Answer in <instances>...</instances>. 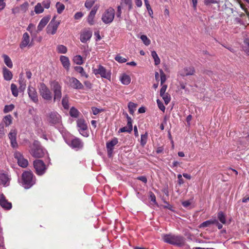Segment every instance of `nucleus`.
<instances>
[{
  "mask_svg": "<svg viewBox=\"0 0 249 249\" xmlns=\"http://www.w3.org/2000/svg\"><path fill=\"white\" fill-rule=\"evenodd\" d=\"M35 183L34 175L31 171H25L22 175V185L25 189H29Z\"/></svg>",
  "mask_w": 249,
  "mask_h": 249,
  "instance_id": "obj_2",
  "label": "nucleus"
},
{
  "mask_svg": "<svg viewBox=\"0 0 249 249\" xmlns=\"http://www.w3.org/2000/svg\"><path fill=\"white\" fill-rule=\"evenodd\" d=\"M77 125L80 133L82 136L87 137L89 133L87 131L88 126L86 121L83 119H79L77 121Z\"/></svg>",
  "mask_w": 249,
  "mask_h": 249,
  "instance_id": "obj_9",
  "label": "nucleus"
},
{
  "mask_svg": "<svg viewBox=\"0 0 249 249\" xmlns=\"http://www.w3.org/2000/svg\"><path fill=\"white\" fill-rule=\"evenodd\" d=\"M79 112L74 107L70 109V114L72 117L77 118L79 115Z\"/></svg>",
  "mask_w": 249,
  "mask_h": 249,
  "instance_id": "obj_35",
  "label": "nucleus"
},
{
  "mask_svg": "<svg viewBox=\"0 0 249 249\" xmlns=\"http://www.w3.org/2000/svg\"><path fill=\"white\" fill-rule=\"evenodd\" d=\"M56 7L57 13L58 14H61L65 9V5L59 2H57L56 3Z\"/></svg>",
  "mask_w": 249,
  "mask_h": 249,
  "instance_id": "obj_39",
  "label": "nucleus"
},
{
  "mask_svg": "<svg viewBox=\"0 0 249 249\" xmlns=\"http://www.w3.org/2000/svg\"><path fill=\"white\" fill-rule=\"evenodd\" d=\"M2 74L4 80L6 81H10L13 78V74L12 72L5 67H4L2 68Z\"/></svg>",
  "mask_w": 249,
  "mask_h": 249,
  "instance_id": "obj_26",
  "label": "nucleus"
},
{
  "mask_svg": "<svg viewBox=\"0 0 249 249\" xmlns=\"http://www.w3.org/2000/svg\"><path fill=\"white\" fill-rule=\"evenodd\" d=\"M125 4L128 6L129 10L132 8L131 0H121V5L124 6Z\"/></svg>",
  "mask_w": 249,
  "mask_h": 249,
  "instance_id": "obj_43",
  "label": "nucleus"
},
{
  "mask_svg": "<svg viewBox=\"0 0 249 249\" xmlns=\"http://www.w3.org/2000/svg\"><path fill=\"white\" fill-rule=\"evenodd\" d=\"M140 38L146 46H148L151 43L150 40L145 35H142Z\"/></svg>",
  "mask_w": 249,
  "mask_h": 249,
  "instance_id": "obj_42",
  "label": "nucleus"
},
{
  "mask_svg": "<svg viewBox=\"0 0 249 249\" xmlns=\"http://www.w3.org/2000/svg\"><path fill=\"white\" fill-rule=\"evenodd\" d=\"M69 83L70 86L74 89H80L83 88V86L82 83L74 77L70 78Z\"/></svg>",
  "mask_w": 249,
  "mask_h": 249,
  "instance_id": "obj_17",
  "label": "nucleus"
},
{
  "mask_svg": "<svg viewBox=\"0 0 249 249\" xmlns=\"http://www.w3.org/2000/svg\"><path fill=\"white\" fill-rule=\"evenodd\" d=\"M127 126L128 128H130L131 130H132V119L131 118L128 116V115H127Z\"/></svg>",
  "mask_w": 249,
  "mask_h": 249,
  "instance_id": "obj_55",
  "label": "nucleus"
},
{
  "mask_svg": "<svg viewBox=\"0 0 249 249\" xmlns=\"http://www.w3.org/2000/svg\"><path fill=\"white\" fill-rule=\"evenodd\" d=\"M166 79V75L162 71H160V85H162Z\"/></svg>",
  "mask_w": 249,
  "mask_h": 249,
  "instance_id": "obj_51",
  "label": "nucleus"
},
{
  "mask_svg": "<svg viewBox=\"0 0 249 249\" xmlns=\"http://www.w3.org/2000/svg\"><path fill=\"white\" fill-rule=\"evenodd\" d=\"M162 237L165 242L170 244L180 246L184 244V239L180 236L168 234L163 235Z\"/></svg>",
  "mask_w": 249,
  "mask_h": 249,
  "instance_id": "obj_1",
  "label": "nucleus"
},
{
  "mask_svg": "<svg viewBox=\"0 0 249 249\" xmlns=\"http://www.w3.org/2000/svg\"><path fill=\"white\" fill-rule=\"evenodd\" d=\"M55 17H54L49 23L47 27V33L54 35L56 33L57 28L60 24V21L55 20Z\"/></svg>",
  "mask_w": 249,
  "mask_h": 249,
  "instance_id": "obj_10",
  "label": "nucleus"
},
{
  "mask_svg": "<svg viewBox=\"0 0 249 249\" xmlns=\"http://www.w3.org/2000/svg\"><path fill=\"white\" fill-rule=\"evenodd\" d=\"M178 183L179 185H181L184 183V180L182 178V175L181 174H178Z\"/></svg>",
  "mask_w": 249,
  "mask_h": 249,
  "instance_id": "obj_62",
  "label": "nucleus"
},
{
  "mask_svg": "<svg viewBox=\"0 0 249 249\" xmlns=\"http://www.w3.org/2000/svg\"><path fill=\"white\" fill-rule=\"evenodd\" d=\"M19 84L20 85L19 88V89L21 91H24L26 87V82L25 81L24 79L21 77H20L19 79Z\"/></svg>",
  "mask_w": 249,
  "mask_h": 249,
  "instance_id": "obj_41",
  "label": "nucleus"
},
{
  "mask_svg": "<svg viewBox=\"0 0 249 249\" xmlns=\"http://www.w3.org/2000/svg\"><path fill=\"white\" fill-rule=\"evenodd\" d=\"M30 42V36L27 33H24L23 35L22 41L20 44L21 48H24L29 45Z\"/></svg>",
  "mask_w": 249,
  "mask_h": 249,
  "instance_id": "obj_22",
  "label": "nucleus"
},
{
  "mask_svg": "<svg viewBox=\"0 0 249 249\" xmlns=\"http://www.w3.org/2000/svg\"><path fill=\"white\" fill-rule=\"evenodd\" d=\"M148 138V133L147 132H145V134L141 135V144L143 146L145 145L147 142Z\"/></svg>",
  "mask_w": 249,
  "mask_h": 249,
  "instance_id": "obj_36",
  "label": "nucleus"
},
{
  "mask_svg": "<svg viewBox=\"0 0 249 249\" xmlns=\"http://www.w3.org/2000/svg\"><path fill=\"white\" fill-rule=\"evenodd\" d=\"M122 83L124 85H127L131 81L130 76L126 74H123L120 77Z\"/></svg>",
  "mask_w": 249,
  "mask_h": 249,
  "instance_id": "obj_27",
  "label": "nucleus"
},
{
  "mask_svg": "<svg viewBox=\"0 0 249 249\" xmlns=\"http://www.w3.org/2000/svg\"><path fill=\"white\" fill-rule=\"evenodd\" d=\"M92 35V32L89 30H85L81 34L80 40L83 43H85L90 39Z\"/></svg>",
  "mask_w": 249,
  "mask_h": 249,
  "instance_id": "obj_18",
  "label": "nucleus"
},
{
  "mask_svg": "<svg viewBox=\"0 0 249 249\" xmlns=\"http://www.w3.org/2000/svg\"><path fill=\"white\" fill-rule=\"evenodd\" d=\"M17 130L12 128L10 130L8 136L10 141L11 145L13 148H17L18 144L17 142Z\"/></svg>",
  "mask_w": 249,
  "mask_h": 249,
  "instance_id": "obj_13",
  "label": "nucleus"
},
{
  "mask_svg": "<svg viewBox=\"0 0 249 249\" xmlns=\"http://www.w3.org/2000/svg\"><path fill=\"white\" fill-rule=\"evenodd\" d=\"M167 87V86L166 85H164L162 86V87H161V88L160 90V96H162L163 94L166 93H165V91L166 90Z\"/></svg>",
  "mask_w": 249,
  "mask_h": 249,
  "instance_id": "obj_56",
  "label": "nucleus"
},
{
  "mask_svg": "<svg viewBox=\"0 0 249 249\" xmlns=\"http://www.w3.org/2000/svg\"><path fill=\"white\" fill-rule=\"evenodd\" d=\"M212 224H214V222L213 221L208 220L203 222L201 224L200 227H207Z\"/></svg>",
  "mask_w": 249,
  "mask_h": 249,
  "instance_id": "obj_53",
  "label": "nucleus"
},
{
  "mask_svg": "<svg viewBox=\"0 0 249 249\" xmlns=\"http://www.w3.org/2000/svg\"><path fill=\"white\" fill-rule=\"evenodd\" d=\"M0 205L6 210H9L12 208V203L8 201L3 194H0Z\"/></svg>",
  "mask_w": 249,
  "mask_h": 249,
  "instance_id": "obj_16",
  "label": "nucleus"
},
{
  "mask_svg": "<svg viewBox=\"0 0 249 249\" xmlns=\"http://www.w3.org/2000/svg\"><path fill=\"white\" fill-rule=\"evenodd\" d=\"M49 20L50 18L49 17L43 18L40 21L37 26V32H39L41 31L44 28V27L47 25Z\"/></svg>",
  "mask_w": 249,
  "mask_h": 249,
  "instance_id": "obj_24",
  "label": "nucleus"
},
{
  "mask_svg": "<svg viewBox=\"0 0 249 249\" xmlns=\"http://www.w3.org/2000/svg\"><path fill=\"white\" fill-rule=\"evenodd\" d=\"M75 70L77 72L80 73L82 76H84L86 78L88 77V75L85 72L83 67H80V66L75 67Z\"/></svg>",
  "mask_w": 249,
  "mask_h": 249,
  "instance_id": "obj_34",
  "label": "nucleus"
},
{
  "mask_svg": "<svg viewBox=\"0 0 249 249\" xmlns=\"http://www.w3.org/2000/svg\"><path fill=\"white\" fill-rule=\"evenodd\" d=\"M46 119L52 125L59 124L61 123V117L56 111H51L47 113Z\"/></svg>",
  "mask_w": 249,
  "mask_h": 249,
  "instance_id": "obj_5",
  "label": "nucleus"
},
{
  "mask_svg": "<svg viewBox=\"0 0 249 249\" xmlns=\"http://www.w3.org/2000/svg\"><path fill=\"white\" fill-rule=\"evenodd\" d=\"M83 16V14L82 12H77L74 15V18L75 19H79Z\"/></svg>",
  "mask_w": 249,
  "mask_h": 249,
  "instance_id": "obj_63",
  "label": "nucleus"
},
{
  "mask_svg": "<svg viewBox=\"0 0 249 249\" xmlns=\"http://www.w3.org/2000/svg\"><path fill=\"white\" fill-rule=\"evenodd\" d=\"M34 166L37 175H42L45 173L46 168L43 161L39 160H35Z\"/></svg>",
  "mask_w": 249,
  "mask_h": 249,
  "instance_id": "obj_11",
  "label": "nucleus"
},
{
  "mask_svg": "<svg viewBox=\"0 0 249 249\" xmlns=\"http://www.w3.org/2000/svg\"><path fill=\"white\" fill-rule=\"evenodd\" d=\"M115 59L116 61L121 63H124L127 61L126 58H124L119 55H116L115 57Z\"/></svg>",
  "mask_w": 249,
  "mask_h": 249,
  "instance_id": "obj_50",
  "label": "nucleus"
},
{
  "mask_svg": "<svg viewBox=\"0 0 249 249\" xmlns=\"http://www.w3.org/2000/svg\"><path fill=\"white\" fill-rule=\"evenodd\" d=\"M195 72V70L193 66L185 67L179 71V74L182 76L192 75Z\"/></svg>",
  "mask_w": 249,
  "mask_h": 249,
  "instance_id": "obj_19",
  "label": "nucleus"
},
{
  "mask_svg": "<svg viewBox=\"0 0 249 249\" xmlns=\"http://www.w3.org/2000/svg\"><path fill=\"white\" fill-rule=\"evenodd\" d=\"M118 139L116 138H114L111 141L107 142L106 144L107 148L108 153L111 154L113 151V147L118 143Z\"/></svg>",
  "mask_w": 249,
  "mask_h": 249,
  "instance_id": "obj_23",
  "label": "nucleus"
},
{
  "mask_svg": "<svg viewBox=\"0 0 249 249\" xmlns=\"http://www.w3.org/2000/svg\"><path fill=\"white\" fill-rule=\"evenodd\" d=\"M5 134V129L3 125H0V138H1Z\"/></svg>",
  "mask_w": 249,
  "mask_h": 249,
  "instance_id": "obj_61",
  "label": "nucleus"
},
{
  "mask_svg": "<svg viewBox=\"0 0 249 249\" xmlns=\"http://www.w3.org/2000/svg\"><path fill=\"white\" fill-rule=\"evenodd\" d=\"M67 47L63 45H58L56 47V51L59 53L65 54L67 52Z\"/></svg>",
  "mask_w": 249,
  "mask_h": 249,
  "instance_id": "obj_32",
  "label": "nucleus"
},
{
  "mask_svg": "<svg viewBox=\"0 0 249 249\" xmlns=\"http://www.w3.org/2000/svg\"><path fill=\"white\" fill-rule=\"evenodd\" d=\"M160 96L162 97L166 105H167L170 102L171 100V97L169 94L167 93Z\"/></svg>",
  "mask_w": 249,
  "mask_h": 249,
  "instance_id": "obj_47",
  "label": "nucleus"
},
{
  "mask_svg": "<svg viewBox=\"0 0 249 249\" xmlns=\"http://www.w3.org/2000/svg\"><path fill=\"white\" fill-rule=\"evenodd\" d=\"M29 6V3L27 2H25L20 5L19 7L20 8V11L22 13H25L28 10Z\"/></svg>",
  "mask_w": 249,
  "mask_h": 249,
  "instance_id": "obj_44",
  "label": "nucleus"
},
{
  "mask_svg": "<svg viewBox=\"0 0 249 249\" xmlns=\"http://www.w3.org/2000/svg\"><path fill=\"white\" fill-rule=\"evenodd\" d=\"M145 5L146 6V9L148 12V13H149V15L150 16V17L151 18H153V11H152V9L150 5V4L149 3L148 1H146V0H145Z\"/></svg>",
  "mask_w": 249,
  "mask_h": 249,
  "instance_id": "obj_48",
  "label": "nucleus"
},
{
  "mask_svg": "<svg viewBox=\"0 0 249 249\" xmlns=\"http://www.w3.org/2000/svg\"><path fill=\"white\" fill-rule=\"evenodd\" d=\"M73 62L77 65H81L83 63L82 57L80 55H77L73 58Z\"/></svg>",
  "mask_w": 249,
  "mask_h": 249,
  "instance_id": "obj_37",
  "label": "nucleus"
},
{
  "mask_svg": "<svg viewBox=\"0 0 249 249\" xmlns=\"http://www.w3.org/2000/svg\"><path fill=\"white\" fill-rule=\"evenodd\" d=\"M14 157L17 160L19 166L23 168H25L28 166V160L25 159L20 152L18 151L15 152L14 153Z\"/></svg>",
  "mask_w": 249,
  "mask_h": 249,
  "instance_id": "obj_12",
  "label": "nucleus"
},
{
  "mask_svg": "<svg viewBox=\"0 0 249 249\" xmlns=\"http://www.w3.org/2000/svg\"><path fill=\"white\" fill-rule=\"evenodd\" d=\"M42 5L45 8L48 9L50 6V1L46 0L42 2Z\"/></svg>",
  "mask_w": 249,
  "mask_h": 249,
  "instance_id": "obj_60",
  "label": "nucleus"
},
{
  "mask_svg": "<svg viewBox=\"0 0 249 249\" xmlns=\"http://www.w3.org/2000/svg\"><path fill=\"white\" fill-rule=\"evenodd\" d=\"M52 89L53 92V102L60 101L62 97V87L57 81H53L51 84Z\"/></svg>",
  "mask_w": 249,
  "mask_h": 249,
  "instance_id": "obj_6",
  "label": "nucleus"
},
{
  "mask_svg": "<svg viewBox=\"0 0 249 249\" xmlns=\"http://www.w3.org/2000/svg\"><path fill=\"white\" fill-rule=\"evenodd\" d=\"M151 56L154 60L155 65H158L160 64V60L155 51H152L151 52Z\"/></svg>",
  "mask_w": 249,
  "mask_h": 249,
  "instance_id": "obj_31",
  "label": "nucleus"
},
{
  "mask_svg": "<svg viewBox=\"0 0 249 249\" xmlns=\"http://www.w3.org/2000/svg\"><path fill=\"white\" fill-rule=\"evenodd\" d=\"M60 60L63 67L66 70H69L70 67V62L69 58L66 56L61 55L60 57Z\"/></svg>",
  "mask_w": 249,
  "mask_h": 249,
  "instance_id": "obj_25",
  "label": "nucleus"
},
{
  "mask_svg": "<svg viewBox=\"0 0 249 249\" xmlns=\"http://www.w3.org/2000/svg\"><path fill=\"white\" fill-rule=\"evenodd\" d=\"M93 72L95 75H100L102 78L110 80L111 73L109 71L107 70L102 66L99 65L97 68L93 70Z\"/></svg>",
  "mask_w": 249,
  "mask_h": 249,
  "instance_id": "obj_8",
  "label": "nucleus"
},
{
  "mask_svg": "<svg viewBox=\"0 0 249 249\" xmlns=\"http://www.w3.org/2000/svg\"><path fill=\"white\" fill-rule=\"evenodd\" d=\"M39 92L42 99L48 103L52 101L53 95L50 89L43 83H40L38 86Z\"/></svg>",
  "mask_w": 249,
  "mask_h": 249,
  "instance_id": "obj_3",
  "label": "nucleus"
},
{
  "mask_svg": "<svg viewBox=\"0 0 249 249\" xmlns=\"http://www.w3.org/2000/svg\"><path fill=\"white\" fill-rule=\"evenodd\" d=\"M2 57L3 58L4 63L6 64V65L8 67L12 68L13 67V63L11 58L6 54H3Z\"/></svg>",
  "mask_w": 249,
  "mask_h": 249,
  "instance_id": "obj_28",
  "label": "nucleus"
},
{
  "mask_svg": "<svg viewBox=\"0 0 249 249\" xmlns=\"http://www.w3.org/2000/svg\"><path fill=\"white\" fill-rule=\"evenodd\" d=\"M204 2L205 5H209L212 3H217V0H204Z\"/></svg>",
  "mask_w": 249,
  "mask_h": 249,
  "instance_id": "obj_59",
  "label": "nucleus"
},
{
  "mask_svg": "<svg viewBox=\"0 0 249 249\" xmlns=\"http://www.w3.org/2000/svg\"><path fill=\"white\" fill-rule=\"evenodd\" d=\"M14 108V106L12 104L6 105L4 107L3 111L4 113H7L11 111Z\"/></svg>",
  "mask_w": 249,
  "mask_h": 249,
  "instance_id": "obj_49",
  "label": "nucleus"
},
{
  "mask_svg": "<svg viewBox=\"0 0 249 249\" xmlns=\"http://www.w3.org/2000/svg\"><path fill=\"white\" fill-rule=\"evenodd\" d=\"M191 201L190 200H186L182 202V204L185 208H189L191 205Z\"/></svg>",
  "mask_w": 249,
  "mask_h": 249,
  "instance_id": "obj_57",
  "label": "nucleus"
},
{
  "mask_svg": "<svg viewBox=\"0 0 249 249\" xmlns=\"http://www.w3.org/2000/svg\"><path fill=\"white\" fill-rule=\"evenodd\" d=\"M137 107V105L133 102H130L128 104V107L129 109V113L131 114H133L135 110V108Z\"/></svg>",
  "mask_w": 249,
  "mask_h": 249,
  "instance_id": "obj_38",
  "label": "nucleus"
},
{
  "mask_svg": "<svg viewBox=\"0 0 249 249\" xmlns=\"http://www.w3.org/2000/svg\"><path fill=\"white\" fill-rule=\"evenodd\" d=\"M62 105L63 107L65 109H68L69 108V97L68 95H65L62 100Z\"/></svg>",
  "mask_w": 249,
  "mask_h": 249,
  "instance_id": "obj_29",
  "label": "nucleus"
},
{
  "mask_svg": "<svg viewBox=\"0 0 249 249\" xmlns=\"http://www.w3.org/2000/svg\"><path fill=\"white\" fill-rule=\"evenodd\" d=\"M44 11V8L43 6L40 3H37L35 7V12L36 14H39L43 13Z\"/></svg>",
  "mask_w": 249,
  "mask_h": 249,
  "instance_id": "obj_33",
  "label": "nucleus"
},
{
  "mask_svg": "<svg viewBox=\"0 0 249 249\" xmlns=\"http://www.w3.org/2000/svg\"><path fill=\"white\" fill-rule=\"evenodd\" d=\"M98 8V7L97 5L94 6L88 16L87 20L89 24L90 25H92L94 24V18Z\"/></svg>",
  "mask_w": 249,
  "mask_h": 249,
  "instance_id": "obj_20",
  "label": "nucleus"
},
{
  "mask_svg": "<svg viewBox=\"0 0 249 249\" xmlns=\"http://www.w3.org/2000/svg\"><path fill=\"white\" fill-rule=\"evenodd\" d=\"M11 89L13 96L17 97L18 94V92L17 86L15 84H12L11 85Z\"/></svg>",
  "mask_w": 249,
  "mask_h": 249,
  "instance_id": "obj_40",
  "label": "nucleus"
},
{
  "mask_svg": "<svg viewBox=\"0 0 249 249\" xmlns=\"http://www.w3.org/2000/svg\"><path fill=\"white\" fill-rule=\"evenodd\" d=\"M102 110H100L96 107H92V111L94 115H97Z\"/></svg>",
  "mask_w": 249,
  "mask_h": 249,
  "instance_id": "obj_64",
  "label": "nucleus"
},
{
  "mask_svg": "<svg viewBox=\"0 0 249 249\" xmlns=\"http://www.w3.org/2000/svg\"><path fill=\"white\" fill-rule=\"evenodd\" d=\"M28 94L30 99L35 103L38 102V94L36 88L29 85L27 89Z\"/></svg>",
  "mask_w": 249,
  "mask_h": 249,
  "instance_id": "obj_14",
  "label": "nucleus"
},
{
  "mask_svg": "<svg viewBox=\"0 0 249 249\" xmlns=\"http://www.w3.org/2000/svg\"><path fill=\"white\" fill-rule=\"evenodd\" d=\"M132 130L128 128L127 126L123 127L120 128L119 130V132H128L130 133L132 131Z\"/></svg>",
  "mask_w": 249,
  "mask_h": 249,
  "instance_id": "obj_54",
  "label": "nucleus"
},
{
  "mask_svg": "<svg viewBox=\"0 0 249 249\" xmlns=\"http://www.w3.org/2000/svg\"><path fill=\"white\" fill-rule=\"evenodd\" d=\"M12 12L13 14L16 15L17 14L19 13L21 11H20V8L19 7V6H17V7L13 8L12 9Z\"/></svg>",
  "mask_w": 249,
  "mask_h": 249,
  "instance_id": "obj_58",
  "label": "nucleus"
},
{
  "mask_svg": "<svg viewBox=\"0 0 249 249\" xmlns=\"http://www.w3.org/2000/svg\"><path fill=\"white\" fill-rule=\"evenodd\" d=\"M68 144L72 148L79 149L83 146V143L77 138H74L67 142Z\"/></svg>",
  "mask_w": 249,
  "mask_h": 249,
  "instance_id": "obj_15",
  "label": "nucleus"
},
{
  "mask_svg": "<svg viewBox=\"0 0 249 249\" xmlns=\"http://www.w3.org/2000/svg\"><path fill=\"white\" fill-rule=\"evenodd\" d=\"M115 11L112 8H109L107 9L103 14L102 20L105 24H110L114 18Z\"/></svg>",
  "mask_w": 249,
  "mask_h": 249,
  "instance_id": "obj_7",
  "label": "nucleus"
},
{
  "mask_svg": "<svg viewBox=\"0 0 249 249\" xmlns=\"http://www.w3.org/2000/svg\"><path fill=\"white\" fill-rule=\"evenodd\" d=\"M96 0H87L85 3V7L89 9L94 4Z\"/></svg>",
  "mask_w": 249,
  "mask_h": 249,
  "instance_id": "obj_45",
  "label": "nucleus"
},
{
  "mask_svg": "<svg viewBox=\"0 0 249 249\" xmlns=\"http://www.w3.org/2000/svg\"><path fill=\"white\" fill-rule=\"evenodd\" d=\"M217 216L218 219L222 223L224 224L226 223V217L222 212L218 213Z\"/></svg>",
  "mask_w": 249,
  "mask_h": 249,
  "instance_id": "obj_46",
  "label": "nucleus"
},
{
  "mask_svg": "<svg viewBox=\"0 0 249 249\" xmlns=\"http://www.w3.org/2000/svg\"><path fill=\"white\" fill-rule=\"evenodd\" d=\"M157 104H158V107H159V108L161 111L164 112L165 111V107L164 106V105H163V103H162V102L160 101L159 99H158L157 100Z\"/></svg>",
  "mask_w": 249,
  "mask_h": 249,
  "instance_id": "obj_52",
  "label": "nucleus"
},
{
  "mask_svg": "<svg viewBox=\"0 0 249 249\" xmlns=\"http://www.w3.org/2000/svg\"><path fill=\"white\" fill-rule=\"evenodd\" d=\"M10 178L8 175L0 173V185L6 187L9 185Z\"/></svg>",
  "mask_w": 249,
  "mask_h": 249,
  "instance_id": "obj_21",
  "label": "nucleus"
},
{
  "mask_svg": "<svg viewBox=\"0 0 249 249\" xmlns=\"http://www.w3.org/2000/svg\"><path fill=\"white\" fill-rule=\"evenodd\" d=\"M30 153L35 158H40L45 155V151L41 147L38 141H35L30 150Z\"/></svg>",
  "mask_w": 249,
  "mask_h": 249,
  "instance_id": "obj_4",
  "label": "nucleus"
},
{
  "mask_svg": "<svg viewBox=\"0 0 249 249\" xmlns=\"http://www.w3.org/2000/svg\"><path fill=\"white\" fill-rule=\"evenodd\" d=\"M3 121L6 126L10 125L12 123V117L10 115L5 116L3 119Z\"/></svg>",
  "mask_w": 249,
  "mask_h": 249,
  "instance_id": "obj_30",
  "label": "nucleus"
}]
</instances>
